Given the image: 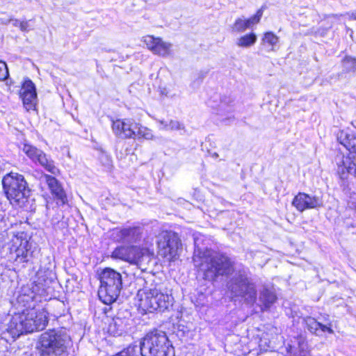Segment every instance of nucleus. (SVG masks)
<instances>
[{"label": "nucleus", "instance_id": "obj_1", "mask_svg": "<svg viewBox=\"0 0 356 356\" xmlns=\"http://www.w3.org/2000/svg\"><path fill=\"white\" fill-rule=\"evenodd\" d=\"M194 265L204 275L205 280L212 281L220 275H227L234 270L232 260L226 255L209 249L195 248L193 257Z\"/></svg>", "mask_w": 356, "mask_h": 356}, {"label": "nucleus", "instance_id": "obj_2", "mask_svg": "<svg viewBox=\"0 0 356 356\" xmlns=\"http://www.w3.org/2000/svg\"><path fill=\"white\" fill-rule=\"evenodd\" d=\"M72 344L65 332L49 330L40 335L37 348L41 356H67Z\"/></svg>", "mask_w": 356, "mask_h": 356}, {"label": "nucleus", "instance_id": "obj_3", "mask_svg": "<svg viewBox=\"0 0 356 356\" xmlns=\"http://www.w3.org/2000/svg\"><path fill=\"white\" fill-rule=\"evenodd\" d=\"M133 345L139 348V356H175L174 348L165 332L159 330L147 332L139 344Z\"/></svg>", "mask_w": 356, "mask_h": 356}, {"label": "nucleus", "instance_id": "obj_4", "mask_svg": "<svg viewBox=\"0 0 356 356\" xmlns=\"http://www.w3.org/2000/svg\"><path fill=\"white\" fill-rule=\"evenodd\" d=\"M337 139L350 152L347 156H337L338 172L342 179L348 175L356 177V134L349 129H343L339 132Z\"/></svg>", "mask_w": 356, "mask_h": 356}, {"label": "nucleus", "instance_id": "obj_5", "mask_svg": "<svg viewBox=\"0 0 356 356\" xmlns=\"http://www.w3.org/2000/svg\"><path fill=\"white\" fill-rule=\"evenodd\" d=\"M138 309L143 314L165 311L172 305L171 297L156 287L139 290L136 296Z\"/></svg>", "mask_w": 356, "mask_h": 356}, {"label": "nucleus", "instance_id": "obj_6", "mask_svg": "<svg viewBox=\"0 0 356 356\" xmlns=\"http://www.w3.org/2000/svg\"><path fill=\"white\" fill-rule=\"evenodd\" d=\"M99 299L106 305L114 302L118 298L122 286V275L116 270L106 268L99 274Z\"/></svg>", "mask_w": 356, "mask_h": 356}, {"label": "nucleus", "instance_id": "obj_7", "mask_svg": "<svg viewBox=\"0 0 356 356\" xmlns=\"http://www.w3.org/2000/svg\"><path fill=\"white\" fill-rule=\"evenodd\" d=\"M228 288L234 296L243 298L247 304L253 305L257 300L256 286L248 270H239L229 282Z\"/></svg>", "mask_w": 356, "mask_h": 356}, {"label": "nucleus", "instance_id": "obj_8", "mask_svg": "<svg viewBox=\"0 0 356 356\" xmlns=\"http://www.w3.org/2000/svg\"><path fill=\"white\" fill-rule=\"evenodd\" d=\"M158 254L168 260L174 259L181 246V241L173 232L163 231L157 236Z\"/></svg>", "mask_w": 356, "mask_h": 356}, {"label": "nucleus", "instance_id": "obj_9", "mask_svg": "<svg viewBox=\"0 0 356 356\" xmlns=\"http://www.w3.org/2000/svg\"><path fill=\"white\" fill-rule=\"evenodd\" d=\"M13 175L14 174L11 172L5 176L2 180V184L3 189L10 202L12 204H19L22 199V190L21 189L22 177L17 174H15V177H14Z\"/></svg>", "mask_w": 356, "mask_h": 356}, {"label": "nucleus", "instance_id": "obj_10", "mask_svg": "<svg viewBox=\"0 0 356 356\" xmlns=\"http://www.w3.org/2000/svg\"><path fill=\"white\" fill-rule=\"evenodd\" d=\"M24 152L33 161L39 163L48 172L52 175H57L60 174L59 169L54 165L53 160L47 157V155L41 150L28 144H24Z\"/></svg>", "mask_w": 356, "mask_h": 356}, {"label": "nucleus", "instance_id": "obj_11", "mask_svg": "<svg viewBox=\"0 0 356 356\" xmlns=\"http://www.w3.org/2000/svg\"><path fill=\"white\" fill-rule=\"evenodd\" d=\"M143 254V250L137 246H121L115 249L112 252V257L138 264Z\"/></svg>", "mask_w": 356, "mask_h": 356}, {"label": "nucleus", "instance_id": "obj_12", "mask_svg": "<svg viewBox=\"0 0 356 356\" xmlns=\"http://www.w3.org/2000/svg\"><path fill=\"white\" fill-rule=\"evenodd\" d=\"M304 322L307 330L312 334L320 336L323 332L334 334L332 322L330 321L329 316L325 314L321 318L316 319L311 316L304 318Z\"/></svg>", "mask_w": 356, "mask_h": 356}, {"label": "nucleus", "instance_id": "obj_13", "mask_svg": "<svg viewBox=\"0 0 356 356\" xmlns=\"http://www.w3.org/2000/svg\"><path fill=\"white\" fill-rule=\"evenodd\" d=\"M143 41L147 45L148 49L154 54L162 57H167L171 54L172 44L163 41L161 38L146 35L143 37Z\"/></svg>", "mask_w": 356, "mask_h": 356}, {"label": "nucleus", "instance_id": "obj_14", "mask_svg": "<svg viewBox=\"0 0 356 356\" xmlns=\"http://www.w3.org/2000/svg\"><path fill=\"white\" fill-rule=\"evenodd\" d=\"M292 204L298 211L302 212L306 209L321 207L323 201L317 196H310L305 193H299L293 198Z\"/></svg>", "mask_w": 356, "mask_h": 356}, {"label": "nucleus", "instance_id": "obj_15", "mask_svg": "<svg viewBox=\"0 0 356 356\" xmlns=\"http://www.w3.org/2000/svg\"><path fill=\"white\" fill-rule=\"evenodd\" d=\"M112 129L114 134L120 138H132L136 132L137 123L132 120L113 121Z\"/></svg>", "mask_w": 356, "mask_h": 356}, {"label": "nucleus", "instance_id": "obj_16", "mask_svg": "<svg viewBox=\"0 0 356 356\" xmlns=\"http://www.w3.org/2000/svg\"><path fill=\"white\" fill-rule=\"evenodd\" d=\"M43 177L51 195L56 200L57 204H66L67 203V197L62 184L53 176L45 174Z\"/></svg>", "mask_w": 356, "mask_h": 356}, {"label": "nucleus", "instance_id": "obj_17", "mask_svg": "<svg viewBox=\"0 0 356 356\" xmlns=\"http://www.w3.org/2000/svg\"><path fill=\"white\" fill-rule=\"evenodd\" d=\"M24 107L27 111L35 110L37 104V92L35 84L29 79H24Z\"/></svg>", "mask_w": 356, "mask_h": 356}, {"label": "nucleus", "instance_id": "obj_18", "mask_svg": "<svg viewBox=\"0 0 356 356\" xmlns=\"http://www.w3.org/2000/svg\"><path fill=\"white\" fill-rule=\"evenodd\" d=\"M31 318H26L24 321V332L31 333L44 329L48 323L46 314L43 312L36 314L32 318L33 314H31Z\"/></svg>", "mask_w": 356, "mask_h": 356}, {"label": "nucleus", "instance_id": "obj_19", "mask_svg": "<svg viewBox=\"0 0 356 356\" xmlns=\"http://www.w3.org/2000/svg\"><path fill=\"white\" fill-rule=\"evenodd\" d=\"M128 321L129 319L116 316L109 320L107 332L113 336H120L127 330Z\"/></svg>", "mask_w": 356, "mask_h": 356}, {"label": "nucleus", "instance_id": "obj_20", "mask_svg": "<svg viewBox=\"0 0 356 356\" xmlns=\"http://www.w3.org/2000/svg\"><path fill=\"white\" fill-rule=\"evenodd\" d=\"M277 296L272 289L264 287L259 292L258 305L261 310L268 309L276 301Z\"/></svg>", "mask_w": 356, "mask_h": 356}, {"label": "nucleus", "instance_id": "obj_21", "mask_svg": "<svg viewBox=\"0 0 356 356\" xmlns=\"http://www.w3.org/2000/svg\"><path fill=\"white\" fill-rule=\"evenodd\" d=\"M141 234L139 227H128L119 232L120 240L123 242L136 241Z\"/></svg>", "mask_w": 356, "mask_h": 356}, {"label": "nucleus", "instance_id": "obj_22", "mask_svg": "<svg viewBox=\"0 0 356 356\" xmlns=\"http://www.w3.org/2000/svg\"><path fill=\"white\" fill-rule=\"evenodd\" d=\"M257 40L256 34L250 33L238 38L236 40V45L239 47L248 48L254 45Z\"/></svg>", "mask_w": 356, "mask_h": 356}, {"label": "nucleus", "instance_id": "obj_23", "mask_svg": "<svg viewBox=\"0 0 356 356\" xmlns=\"http://www.w3.org/2000/svg\"><path fill=\"white\" fill-rule=\"evenodd\" d=\"M279 41V37L271 31L266 32L261 38V44L270 47V51H275V47Z\"/></svg>", "mask_w": 356, "mask_h": 356}, {"label": "nucleus", "instance_id": "obj_24", "mask_svg": "<svg viewBox=\"0 0 356 356\" xmlns=\"http://www.w3.org/2000/svg\"><path fill=\"white\" fill-rule=\"evenodd\" d=\"M24 248L25 252H24V262L29 261L30 258H36L39 254L38 247L35 244L33 245L32 242L27 241Z\"/></svg>", "mask_w": 356, "mask_h": 356}, {"label": "nucleus", "instance_id": "obj_25", "mask_svg": "<svg viewBox=\"0 0 356 356\" xmlns=\"http://www.w3.org/2000/svg\"><path fill=\"white\" fill-rule=\"evenodd\" d=\"M136 137L143 138L146 140H152L154 138V135L149 129L137 123L136 132L134 134V138Z\"/></svg>", "mask_w": 356, "mask_h": 356}, {"label": "nucleus", "instance_id": "obj_26", "mask_svg": "<svg viewBox=\"0 0 356 356\" xmlns=\"http://www.w3.org/2000/svg\"><path fill=\"white\" fill-rule=\"evenodd\" d=\"M343 70L345 72H356V58L351 56H346L342 60Z\"/></svg>", "mask_w": 356, "mask_h": 356}, {"label": "nucleus", "instance_id": "obj_27", "mask_svg": "<svg viewBox=\"0 0 356 356\" xmlns=\"http://www.w3.org/2000/svg\"><path fill=\"white\" fill-rule=\"evenodd\" d=\"M247 29H250L248 22L242 18H237L232 26V31L236 33L244 32Z\"/></svg>", "mask_w": 356, "mask_h": 356}, {"label": "nucleus", "instance_id": "obj_28", "mask_svg": "<svg viewBox=\"0 0 356 356\" xmlns=\"http://www.w3.org/2000/svg\"><path fill=\"white\" fill-rule=\"evenodd\" d=\"M161 129L166 131H179L184 130L185 127L180 122L170 120L168 124H165V127H161Z\"/></svg>", "mask_w": 356, "mask_h": 356}, {"label": "nucleus", "instance_id": "obj_29", "mask_svg": "<svg viewBox=\"0 0 356 356\" xmlns=\"http://www.w3.org/2000/svg\"><path fill=\"white\" fill-rule=\"evenodd\" d=\"M138 353L139 348L138 347L135 348L133 344H131L127 348L114 356H139Z\"/></svg>", "mask_w": 356, "mask_h": 356}, {"label": "nucleus", "instance_id": "obj_30", "mask_svg": "<svg viewBox=\"0 0 356 356\" xmlns=\"http://www.w3.org/2000/svg\"><path fill=\"white\" fill-rule=\"evenodd\" d=\"M8 75V70L6 63L0 60V81H4Z\"/></svg>", "mask_w": 356, "mask_h": 356}, {"label": "nucleus", "instance_id": "obj_31", "mask_svg": "<svg viewBox=\"0 0 356 356\" xmlns=\"http://www.w3.org/2000/svg\"><path fill=\"white\" fill-rule=\"evenodd\" d=\"M246 20L250 28H251L252 25L257 24L260 22V19H259L255 15H253L252 17H250L249 19H247Z\"/></svg>", "mask_w": 356, "mask_h": 356}, {"label": "nucleus", "instance_id": "obj_32", "mask_svg": "<svg viewBox=\"0 0 356 356\" xmlns=\"http://www.w3.org/2000/svg\"><path fill=\"white\" fill-rule=\"evenodd\" d=\"M103 159H104V161H105L104 163V165H106L108 167L111 165L112 161H111V158L108 155H102V160H103Z\"/></svg>", "mask_w": 356, "mask_h": 356}, {"label": "nucleus", "instance_id": "obj_33", "mask_svg": "<svg viewBox=\"0 0 356 356\" xmlns=\"http://www.w3.org/2000/svg\"><path fill=\"white\" fill-rule=\"evenodd\" d=\"M351 20H356V11L348 12L345 14Z\"/></svg>", "mask_w": 356, "mask_h": 356}, {"label": "nucleus", "instance_id": "obj_34", "mask_svg": "<svg viewBox=\"0 0 356 356\" xmlns=\"http://www.w3.org/2000/svg\"><path fill=\"white\" fill-rule=\"evenodd\" d=\"M265 7L264 6H262L261 8H259L257 13L254 15L259 19L261 20V18L263 15V12H264V10Z\"/></svg>", "mask_w": 356, "mask_h": 356}, {"label": "nucleus", "instance_id": "obj_35", "mask_svg": "<svg viewBox=\"0 0 356 356\" xmlns=\"http://www.w3.org/2000/svg\"><path fill=\"white\" fill-rule=\"evenodd\" d=\"M158 122L161 125L163 126L162 127H165V124H168V122L165 121L164 120H159Z\"/></svg>", "mask_w": 356, "mask_h": 356}, {"label": "nucleus", "instance_id": "obj_36", "mask_svg": "<svg viewBox=\"0 0 356 356\" xmlns=\"http://www.w3.org/2000/svg\"><path fill=\"white\" fill-rule=\"evenodd\" d=\"M26 182L24 180V193H23L24 198L25 197V196L26 195Z\"/></svg>", "mask_w": 356, "mask_h": 356}, {"label": "nucleus", "instance_id": "obj_37", "mask_svg": "<svg viewBox=\"0 0 356 356\" xmlns=\"http://www.w3.org/2000/svg\"><path fill=\"white\" fill-rule=\"evenodd\" d=\"M339 16H342V15H332V17H334V18H338Z\"/></svg>", "mask_w": 356, "mask_h": 356}, {"label": "nucleus", "instance_id": "obj_38", "mask_svg": "<svg viewBox=\"0 0 356 356\" xmlns=\"http://www.w3.org/2000/svg\"><path fill=\"white\" fill-rule=\"evenodd\" d=\"M352 125L356 129V120L352 122Z\"/></svg>", "mask_w": 356, "mask_h": 356}, {"label": "nucleus", "instance_id": "obj_39", "mask_svg": "<svg viewBox=\"0 0 356 356\" xmlns=\"http://www.w3.org/2000/svg\"><path fill=\"white\" fill-rule=\"evenodd\" d=\"M19 97L22 99V92L19 91Z\"/></svg>", "mask_w": 356, "mask_h": 356}, {"label": "nucleus", "instance_id": "obj_40", "mask_svg": "<svg viewBox=\"0 0 356 356\" xmlns=\"http://www.w3.org/2000/svg\"><path fill=\"white\" fill-rule=\"evenodd\" d=\"M213 157L216 158L218 156V154L217 153H214L213 155Z\"/></svg>", "mask_w": 356, "mask_h": 356}, {"label": "nucleus", "instance_id": "obj_41", "mask_svg": "<svg viewBox=\"0 0 356 356\" xmlns=\"http://www.w3.org/2000/svg\"><path fill=\"white\" fill-rule=\"evenodd\" d=\"M23 207H24V208L26 207V205L25 202H24Z\"/></svg>", "mask_w": 356, "mask_h": 356}, {"label": "nucleus", "instance_id": "obj_42", "mask_svg": "<svg viewBox=\"0 0 356 356\" xmlns=\"http://www.w3.org/2000/svg\"><path fill=\"white\" fill-rule=\"evenodd\" d=\"M20 28L22 29V24H20Z\"/></svg>", "mask_w": 356, "mask_h": 356}, {"label": "nucleus", "instance_id": "obj_43", "mask_svg": "<svg viewBox=\"0 0 356 356\" xmlns=\"http://www.w3.org/2000/svg\"><path fill=\"white\" fill-rule=\"evenodd\" d=\"M30 209H31V210H33V209L32 208V205L31 206V208H30Z\"/></svg>", "mask_w": 356, "mask_h": 356}]
</instances>
